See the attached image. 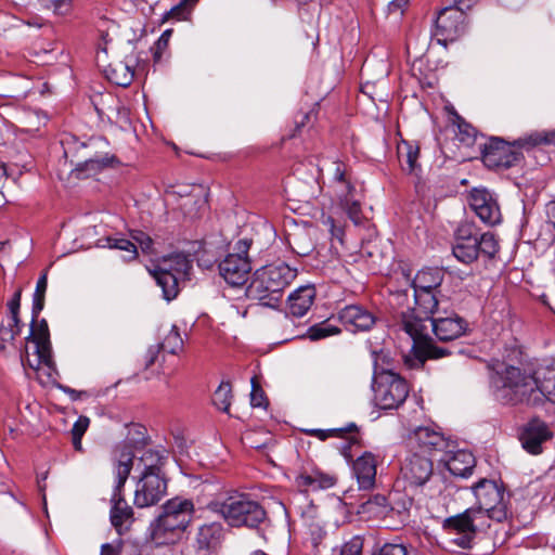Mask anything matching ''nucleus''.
<instances>
[{
    "mask_svg": "<svg viewBox=\"0 0 555 555\" xmlns=\"http://www.w3.org/2000/svg\"><path fill=\"white\" fill-rule=\"evenodd\" d=\"M473 492L477 507L467 508L443 521L450 542L463 548L470 547L477 535L490 528V520L502 522L511 514L509 495L495 481L481 479L473 487Z\"/></svg>",
    "mask_w": 555,
    "mask_h": 555,
    "instance_id": "f257e3e1",
    "label": "nucleus"
},
{
    "mask_svg": "<svg viewBox=\"0 0 555 555\" xmlns=\"http://www.w3.org/2000/svg\"><path fill=\"white\" fill-rule=\"evenodd\" d=\"M437 293L414 291V308L401 313L400 328L413 341L411 351L403 356L409 369H420L427 359H440L450 353L448 349L436 346L429 336V320L439 304Z\"/></svg>",
    "mask_w": 555,
    "mask_h": 555,
    "instance_id": "f03ea898",
    "label": "nucleus"
},
{
    "mask_svg": "<svg viewBox=\"0 0 555 555\" xmlns=\"http://www.w3.org/2000/svg\"><path fill=\"white\" fill-rule=\"evenodd\" d=\"M126 441L116 447L112 455V473L114 478L111 495L109 521L118 535L127 533L134 522L133 508L125 500L122 490L133 466V449L145 440V429L139 424L126 425Z\"/></svg>",
    "mask_w": 555,
    "mask_h": 555,
    "instance_id": "7ed1b4c3",
    "label": "nucleus"
},
{
    "mask_svg": "<svg viewBox=\"0 0 555 555\" xmlns=\"http://www.w3.org/2000/svg\"><path fill=\"white\" fill-rule=\"evenodd\" d=\"M535 377L537 373L531 375L519 366L496 362L490 375L491 388L495 399L503 404L532 405L541 397Z\"/></svg>",
    "mask_w": 555,
    "mask_h": 555,
    "instance_id": "20e7f679",
    "label": "nucleus"
},
{
    "mask_svg": "<svg viewBox=\"0 0 555 555\" xmlns=\"http://www.w3.org/2000/svg\"><path fill=\"white\" fill-rule=\"evenodd\" d=\"M296 276L297 270L282 261L262 266L253 273L246 296L263 307L278 309L286 287Z\"/></svg>",
    "mask_w": 555,
    "mask_h": 555,
    "instance_id": "39448f33",
    "label": "nucleus"
},
{
    "mask_svg": "<svg viewBox=\"0 0 555 555\" xmlns=\"http://www.w3.org/2000/svg\"><path fill=\"white\" fill-rule=\"evenodd\" d=\"M192 269V260L188 255L175 253L159 259L150 273L162 288L163 298L170 301L178 296L180 284L190 280Z\"/></svg>",
    "mask_w": 555,
    "mask_h": 555,
    "instance_id": "423d86ee",
    "label": "nucleus"
},
{
    "mask_svg": "<svg viewBox=\"0 0 555 555\" xmlns=\"http://www.w3.org/2000/svg\"><path fill=\"white\" fill-rule=\"evenodd\" d=\"M208 508L220 514L232 527L255 528L266 517V512L260 504L245 494L229 496L224 501H211Z\"/></svg>",
    "mask_w": 555,
    "mask_h": 555,
    "instance_id": "0eeeda50",
    "label": "nucleus"
},
{
    "mask_svg": "<svg viewBox=\"0 0 555 555\" xmlns=\"http://www.w3.org/2000/svg\"><path fill=\"white\" fill-rule=\"evenodd\" d=\"M251 242L248 238L238 240L233 253H230L219 263V273L231 286H243L251 271L248 250Z\"/></svg>",
    "mask_w": 555,
    "mask_h": 555,
    "instance_id": "6e6552de",
    "label": "nucleus"
},
{
    "mask_svg": "<svg viewBox=\"0 0 555 555\" xmlns=\"http://www.w3.org/2000/svg\"><path fill=\"white\" fill-rule=\"evenodd\" d=\"M374 401L384 410L396 409L408 397L409 388L403 378L393 372L378 374L373 382Z\"/></svg>",
    "mask_w": 555,
    "mask_h": 555,
    "instance_id": "1a4fd4ad",
    "label": "nucleus"
},
{
    "mask_svg": "<svg viewBox=\"0 0 555 555\" xmlns=\"http://www.w3.org/2000/svg\"><path fill=\"white\" fill-rule=\"evenodd\" d=\"M333 189L341 209L354 224L361 222L360 195L341 163H334Z\"/></svg>",
    "mask_w": 555,
    "mask_h": 555,
    "instance_id": "9d476101",
    "label": "nucleus"
},
{
    "mask_svg": "<svg viewBox=\"0 0 555 555\" xmlns=\"http://www.w3.org/2000/svg\"><path fill=\"white\" fill-rule=\"evenodd\" d=\"M167 493L164 474L142 473L134 490V505L139 508L156 505Z\"/></svg>",
    "mask_w": 555,
    "mask_h": 555,
    "instance_id": "9b49d317",
    "label": "nucleus"
},
{
    "mask_svg": "<svg viewBox=\"0 0 555 555\" xmlns=\"http://www.w3.org/2000/svg\"><path fill=\"white\" fill-rule=\"evenodd\" d=\"M462 7H447L439 11L435 21L434 36L438 43L447 46L465 31V13Z\"/></svg>",
    "mask_w": 555,
    "mask_h": 555,
    "instance_id": "f8f14e48",
    "label": "nucleus"
},
{
    "mask_svg": "<svg viewBox=\"0 0 555 555\" xmlns=\"http://www.w3.org/2000/svg\"><path fill=\"white\" fill-rule=\"evenodd\" d=\"M408 444L412 451L436 459L441 456L450 442L444 436L429 426H422L414 429L408 437Z\"/></svg>",
    "mask_w": 555,
    "mask_h": 555,
    "instance_id": "ddd939ff",
    "label": "nucleus"
},
{
    "mask_svg": "<svg viewBox=\"0 0 555 555\" xmlns=\"http://www.w3.org/2000/svg\"><path fill=\"white\" fill-rule=\"evenodd\" d=\"M132 240L134 242L124 237L106 236V248H108L112 251V255L109 256L111 260L117 259V251L121 253L120 258L124 261L128 262L134 260L138 256V246L144 254L150 255L154 253L153 240L146 233L135 231L134 233H132Z\"/></svg>",
    "mask_w": 555,
    "mask_h": 555,
    "instance_id": "4468645a",
    "label": "nucleus"
},
{
    "mask_svg": "<svg viewBox=\"0 0 555 555\" xmlns=\"http://www.w3.org/2000/svg\"><path fill=\"white\" fill-rule=\"evenodd\" d=\"M433 457L412 451L401 465V475L411 488L425 485L433 475Z\"/></svg>",
    "mask_w": 555,
    "mask_h": 555,
    "instance_id": "2eb2a0df",
    "label": "nucleus"
},
{
    "mask_svg": "<svg viewBox=\"0 0 555 555\" xmlns=\"http://www.w3.org/2000/svg\"><path fill=\"white\" fill-rule=\"evenodd\" d=\"M468 203L483 223L489 225L500 223L502 216L498 199L487 189H473L469 193Z\"/></svg>",
    "mask_w": 555,
    "mask_h": 555,
    "instance_id": "dca6fc26",
    "label": "nucleus"
},
{
    "mask_svg": "<svg viewBox=\"0 0 555 555\" xmlns=\"http://www.w3.org/2000/svg\"><path fill=\"white\" fill-rule=\"evenodd\" d=\"M193 512L194 504L191 500L176 496L163 505L162 513L157 518L184 533L191 522Z\"/></svg>",
    "mask_w": 555,
    "mask_h": 555,
    "instance_id": "f3484780",
    "label": "nucleus"
},
{
    "mask_svg": "<svg viewBox=\"0 0 555 555\" xmlns=\"http://www.w3.org/2000/svg\"><path fill=\"white\" fill-rule=\"evenodd\" d=\"M454 257L466 264L477 260L479 256L476 230L470 223H462L455 232V241L452 247Z\"/></svg>",
    "mask_w": 555,
    "mask_h": 555,
    "instance_id": "a211bd4d",
    "label": "nucleus"
},
{
    "mask_svg": "<svg viewBox=\"0 0 555 555\" xmlns=\"http://www.w3.org/2000/svg\"><path fill=\"white\" fill-rule=\"evenodd\" d=\"M519 156L514 146L495 138L486 144L482 160L489 168H509L518 162Z\"/></svg>",
    "mask_w": 555,
    "mask_h": 555,
    "instance_id": "6ab92c4d",
    "label": "nucleus"
},
{
    "mask_svg": "<svg viewBox=\"0 0 555 555\" xmlns=\"http://www.w3.org/2000/svg\"><path fill=\"white\" fill-rule=\"evenodd\" d=\"M179 196L178 207L189 217H195L207 205L206 192L199 185L182 186L178 192L167 194V201Z\"/></svg>",
    "mask_w": 555,
    "mask_h": 555,
    "instance_id": "aec40b11",
    "label": "nucleus"
},
{
    "mask_svg": "<svg viewBox=\"0 0 555 555\" xmlns=\"http://www.w3.org/2000/svg\"><path fill=\"white\" fill-rule=\"evenodd\" d=\"M429 330L441 341L454 340L467 330V322L457 314L438 317L429 320Z\"/></svg>",
    "mask_w": 555,
    "mask_h": 555,
    "instance_id": "412c9836",
    "label": "nucleus"
},
{
    "mask_svg": "<svg viewBox=\"0 0 555 555\" xmlns=\"http://www.w3.org/2000/svg\"><path fill=\"white\" fill-rule=\"evenodd\" d=\"M552 434L547 425L540 420L530 421L524 428L520 441L522 448L531 454H539L542 451V443L551 438Z\"/></svg>",
    "mask_w": 555,
    "mask_h": 555,
    "instance_id": "4be33fe9",
    "label": "nucleus"
},
{
    "mask_svg": "<svg viewBox=\"0 0 555 555\" xmlns=\"http://www.w3.org/2000/svg\"><path fill=\"white\" fill-rule=\"evenodd\" d=\"M437 461L442 462L452 475L460 477L470 475L475 466L474 455L466 450L452 451L448 448Z\"/></svg>",
    "mask_w": 555,
    "mask_h": 555,
    "instance_id": "5701e85b",
    "label": "nucleus"
},
{
    "mask_svg": "<svg viewBox=\"0 0 555 555\" xmlns=\"http://www.w3.org/2000/svg\"><path fill=\"white\" fill-rule=\"evenodd\" d=\"M21 362L25 369L29 367L34 371H38L42 366L52 367L51 346L26 340L24 351L21 353Z\"/></svg>",
    "mask_w": 555,
    "mask_h": 555,
    "instance_id": "b1692460",
    "label": "nucleus"
},
{
    "mask_svg": "<svg viewBox=\"0 0 555 555\" xmlns=\"http://www.w3.org/2000/svg\"><path fill=\"white\" fill-rule=\"evenodd\" d=\"M339 320L351 332L369 331L375 323L373 313L357 305L345 307L339 312Z\"/></svg>",
    "mask_w": 555,
    "mask_h": 555,
    "instance_id": "393cba45",
    "label": "nucleus"
},
{
    "mask_svg": "<svg viewBox=\"0 0 555 555\" xmlns=\"http://www.w3.org/2000/svg\"><path fill=\"white\" fill-rule=\"evenodd\" d=\"M353 474L357 478L360 489H371L375 485L376 478V459L370 453L365 452L353 462Z\"/></svg>",
    "mask_w": 555,
    "mask_h": 555,
    "instance_id": "a878e982",
    "label": "nucleus"
},
{
    "mask_svg": "<svg viewBox=\"0 0 555 555\" xmlns=\"http://www.w3.org/2000/svg\"><path fill=\"white\" fill-rule=\"evenodd\" d=\"M315 297V289L311 285L300 286L289 294L287 298L291 314L297 318L304 317L311 308Z\"/></svg>",
    "mask_w": 555,
    "mask_h": 555,
    "instance_id": "bb28decb",
    "label": "nucleus"
},
{
    "mask_svg": "<svg viewBox=\"0 0 555 555\" xmlns=\"http://www.w3.org/2000/svg\"><path fill=\"white\" fill-rule=\"evenodd\" d=\"M183 532L175 528V526L167 525L159 518H156L151 525V540L157 545H171L180 541Z\"/></svg>",
    "mask_w": 555,
    "mask_h": 555,
    "instance_id": "cd10ccee",
    "label": "nucleus"
},
{
    "mask_svg": "<svg viewBox=\"0 0 555 555\" xmlns=\"http://www.w3.org/2000/svg\"><path fill=\"white\" fill-rule=\"evenodd\" d=\"M397 153L402 170L410 175H417L420 146L416 143L402 140L397 146Z\"/></svg>",
    "mask_w": 555,
    "mask_h": 555,
    "instance_id": "c85d7f7f",
    "label": "nucleus"
},
{
    "mask_svg": "<svg viewBox=\"0 0 555 555\" xmlns=\"http://www.w3.org/2000/svg\"><path fill=\"white\" fill-rule=\"evenodd\" d=\"M444 278V272L439 268H425L417 272L412 286L414 291L438 292Z\"/></svg>",
    "mask_w": 555,
    "mask_h": 555,
    "instance_id": "c756f323",
    "label": "nucleus"
},
{
    "mask_svg": "<svg viewBox=\"0 0 555 555\" xmlns=\"http://www.w3.org/2000/svg\"><path fill=\"white\" fill-rule=\"evenodd\" d=\"M335 485L333 476L323 474L321 472H313L312 474H300L296 477V486L304 491H317L321 489H328Z\"/></svg>",
    "mask_w": 555,
    "mask_h": 555,
    "instance_id": "7c9ffc66",
    "label": "nucleus"
},
{
    "mask_svg": "<svg viewBox=\"0 0 555 555\" xmlns=\"http://www.w3.org/2000/svg\"><path fill=\"white\" fill-rule=\"evenodd\" d=\"M537 390L541 392V397L532 405H540L545 400L555 404V369H546L537 372Z\"/></svg>",
    "mask_w": 555,
    "mask_h": 555,
    "instance_id": "2f4dec72",
    "label": "nucleus"
},
{
    "mask_svg": "<svg viewBox=\"0 0 555 555\" xmlns=\"http://www.w3.org/2000/svg\"><path fill=\"white\" fill-rule=\"evenodd\" d=\"M133 78L134 69L131 61L112 63L106 69V79L120 87L129 86Z\"/></svg>",
    "mask_w": 555,
    "mask_h": 555,
    "instance_id": "473e14b6",
    "label": "nucleus"
},
{
    "mask_svg": "<svg viewBox=\"0 0 555 555\" xmlns=\"http://www.w3.org/2000/svg\"><path fill=\"white\" fill-rule=\"evenodd\" d=\"M222 525L219 522L205 524L199 527L196 538L199 547H215L222 537Z\"/></svg>",
    "mask_w": 555,
    "mask_h": 555,
    "instance_id": "72a5a7b5",
    "label": "nucleus"
},
{
    "mask_svg": "<svg viewBox=\"0 0 555 555\" xmlns=\"http://www.w3.org/2000/svg\"><path fill=\"white\" fill-rule=\"evenodd\" d=\"M359 512L370 517L383 518L390 514V503L385 495L376 494L365 501Z\"/></svg>",
    "mask_w": 555,
    "mask_h": 555,
    "instance_id": "f704fd0d",
    "label": "nucleus"
},
{
    "mask_svg": "<svg viewBox=\"0 0 555 555\" xmlns=\"http://www.w3.org/2000/svg\"><path fill=\"white\" fill-rule=\"evenodd\" d=\"M166 460H167V455H166L165 451H158V450H152V449L144 451V453L140 457V461L144 466L142 473L164 474L162 468H163Z\"/></svg>",
    "mask_w": 555,
    "mask_h": 555,
    "instance_id": "c9c22d12",
    "label": "nucleus"
},
{
    "mask_svg": "<svg viewBox=\"0 0 555 555\" xmlns=\"http://www.w3.org/2000/svg\"><path fill=\"white\" fill-rule=\"evenodd\" d=\"M476 238L478 243L479 255H483L487 258H493L499 251V241L494 233L485 232L478 234L476 232Z\"/></svg>",
    "mask_w": 555,
    "mask_h": 555,
    "instance_id": "e433bc0d",
    "label": "nucleus"
},
{
    "mask_svg": "<svg viewBox=\"0 0 555 555\" xmlns=\"http://www.w3.org/2000/svg\"><path fill=\"white\" fill-rule=\"evenodd\" d=\"M48 287V278L47 274L43 273L37 281L36 289L34 293V299H33V309L31 314L34 321L37 320L40 312L42 311L44 307V296Z\"/></svg>",
    "mask_w": 555,
    "mask_h": 555,
    "instance_id": "4c0bfd02",
    "label": "nucleus"
},
{
    "mask_svg": "<svg viewBox=\"0 0 555 555\" xmlns=\"http://www.w3.org/2000/svg\"><path fill=\"white\" fill-rule=\"evenodd\" d=\"M340 333V328L328 323L327 321L314 324L307 331L306 337L310 340L315 341L324 339L330 336H334Z\"/></svg>",
    "mask_w": 555,
    "mask_h": 555,
    "instance_id": "58836bf2",
    "label": "nucleus"
},
{
    "mask_svg": "<svg viewBox=\"0 0 555 555\" xmlns=\"http://www.w3.org/2000/svg\"><path fill=\"white\" fill-rule=\"evenodd\" d=\"M162 346L163 352H168L171 354L177 353L183 347V339L180 335V332L177 326H171L167 335L164 337L162 343L157 344Z\"/></svg>",
    "mask_w": 555,
    "mask_h": 555,
    "instance_id": "ea45409f",
    "label": "nucleus"
},
{
    "mask_svg": "<svg viewBox=\"0 0 555 555\" xmlns=\"http://www.w3.org/2000/svg\"><path fill=\"white\" fill-rule=\"evenodd\" d=\"M390 498V513H396L401 520H405L413 505V500L406 494L399 493H393Z\"/></svg>",
    "mask_w": 555,
    "mask_h": 555,
    "instance_id": "a19ab883",
    "label": "nucleus"
},
{
    "mask_svg": "<svg viewBox=\"0 0 555 555\" xmlns=\"http://www.w3.org/2000/svg\"><path fill=\"white\" fill-rule=\"evenodd\" d=\"M197 0H181L180 3L165 13L164 20L185 21L189 18Z\"/></svg>",
    "mask_w": 555,
    "mask_h": 555,
    "instance_id": "79ce46f5",
    "label": "nucleus"
},
{
    "mask_svg": "<svg viewBox=\"0 0 555 555\" xmlns=\"http://www.w3.org/2000/svg\"><path fill=\"white\" fill-rule=\"evenodd\" d=\"M36 320H33L31 328L29 335L26 337V340H30V343H42V345L51 346L49 340V328L48 323L44 319H42L37 324Z\"/></svg>",
    "mask_w": 555,
    "mask_h": 555,
    "instance_id": "37998d69",
    "label": "nucleus"
},
{
    "mask_svg": "<svg viewBox=\"0 0 555 555\" xmlns=\"http://www.w3.org/2000/svg\"><path fill=\"white\" fill-rule=\"evenodd\" d=\"M454 122L456 124V127H457L456 135H457L459 140L466 145L473 144L475 141V138H476L475 128L472 125L467 124L457 114L454 115Z\"/></svg>",
    "mask_w": 555,
    "mask_h": 555,
    "instance_id": "c03bdc74",
    "label": "nucleus"
},
{
    "mask_svg": "<svg viewBox=\"0 0 555 555\" xmlns=\"http://www.w3.org/2000/svg\"><path fill=\"white\" fill-rule=\"evenodd\" d=\"M288 243L294 253L307 256L313 250L311 241L305 234H291Z\"/></svg>",
    "mask_w": 555,
    "mask_h": 555,
    "instance_id": "a18cd8bd",
    "label": "nucleus"
},
{
    "mask_svg": "<svg viewBox=\"0 0 555 555\" xmlns=\"http://www.w3.org/2000/svg\"><path fill=\"white\" fill-rule=\"evenodd\" d=\"M162 346H158L157 344L151 345L145 352L141 357V364L145 371H150L155 364H158V367H162L160 362V353H162ZM162 359H164V356H162Z\"/></svg>",
    "mask_w": 555,
    "mask_h": 555,
    "instance_id": "49530a36",
    "label": "nucleus"
},
{
    "mask_svg": "<svg viewBox=\"0 0 555 555\" xmlns=\"http://www.w3.org/2000/svg\"><path fill=\"white\" fill-rule=\"evenodd\" d=\"M231 386L229 383H222L214 393V404L221 411L228 412L230 408Z\"/></svg>",
    "mask_w": 555,
    "mask_h": 555,
    "instance_id": "de8ad7c7",
    "label": "nucleus"
},
{
    "mask_svg": "<svg viewBox=\"0 0 555 555\" xmlns=\"http://www.w3.org/2000/svg\"><path fill=\"white\" fill-rule=\"evenodd\" d=\"M104 169V163L102 160L90 159L87 160L81 167L75 170L77 177L83 176L85 178L96 177Z\"/></svg>",
    "mask_w": 555,
    "mask_h": 555,
    "instance_id": "09e8293b",
    "label": "nucleus"
},
{
    "mask_svg": "<svg viewBox=\"0 0 555 555\" xmlns=\"http://www.w3.org/2000/svg\"><path fill=\"white\" fill-rule=\"evenodd\" d=\"M20 333L21 322L16 325H11L10 319H8L7 325H2L0 327V349L3 350L5 348V344L13 341Z\"/></svg>",
    "mask_w": 555,
    "mask_h": 555,
    "instance_id": "8fccbe9b",
    "label": "nucleus"
},
{
    "mask_svg": "<svg viewBox=\"0 0 555 555\" xmlns=\"http://www.w3.org/2000/svg\"><path fill=\"white\" fill-rule=\"evenodd\" d=\"M172 35L171 29H166L157 41L154 43V47L151 48L153 53L154 62H159L163 55V52L167 49L170 37Z\"/></svg>",
    "mask_w": 555,
    "mask_h": 555,
    "instance_id": "3c124183",
    "label": "nucleus"
},
{
    "mask_svg": "<svg viewBox=\"0 0 555 555\" xmlns=\"http://www.w3.org/2000/svg\"><path fill=\"white\" fill-rule=\"evenodd\" d=\"M41 5L57 15H65L72 8V0H40Z\"/></svg>",
    "mask_w": 555,
    "mask_h": 555,
    "instance_id": "603ef678",
    "label": "nucleus"
},
{
    "mask_svg": "<svg viewBox=\"0 0 555 555\" xmlns=\"http://www.w3.org/2000/svg\"><path fill=\"white\" fill-rule=\"evenodd\" d=\"M363 539L359 535L351 538L340 548V555H362Z\"/></svg>",
    "mask_w": 555,
    "mask_h": 555,
    "instance_id": "864d4df0",
    "label": "nucleus"
},
{
    "mask_svg": "<svg viewBox=\"0 0 555 555\" xmlns=\"http://www.w3.org/2000/svg\"><path fill=\"white\" fill-rule=\"evenodd\" d=\"M529 145L539 144H554L555 145V130L537 132L531 134L526 141Z\"/></svg>",
    "mask_w": 555,
    "mask_h": 555,
    "instance_id": "5fc2aeb1",
    "label": "nucleus"
},
{
    "mask_svg": "<svg viewBox=\"0 0 555 555\" xmlns=\"http://www.w3.org/2000/svg\"><path fill=\"white\" fill-rule=\"evenodd\" d=\"M21 295H22V291L21 289H17L13 297L11 298V300L8 302V308H9V311H10V324L11 325H16L17 323H20V318H18V312H20V306H21Z\"/></svg>",
    "mask_w": 555,
    "mask_h": 555,
    "instance_id": "6e6d98bb",
    "label": "nucleus"
},
{
    "mask_svg": "<svg viewBox=\"0 0 555 555\" xmlns=\"http://www.w3.org/2000/svg\"><path fill=\"white\" fill-rule=\"evenodd\" d=\"M267 403V399L264 397L263 390L259 387L256 382V378H251V392H250V404L254 408L264 406Z\"/></svg>",
    "mask_w": 555,
    "mask_h": 555,
    "instance_id": "4d7b16f0",
    "label": "nucleus"
},
{
    "mask_svg": "<svg viewBox=\"0 0 555 555\" xmlns=\"http://www.w3.org/2000/svg\"><path fill=\"white\" fill-rule=\"evenodd\" d=\"M374 555H409L406 547L401 543H386Z\"/></svg>",
    "mask_w": 555,
    "mask_h": 555,
    "instance_id": "13d9d810",
    "label": "nucleus"
},
{
    "mask_svg": "<svg viewBox=\"0 0 555 555\" xmlns=\"http://www.w3.org/2000/svg\"><path fill=\"white\" fill-rule=\"evenodd\" d=\"M322 224L331 232L332 236L343 242L344 230L336 227L334 219L331 216L322 218Z\"/></svg>",
    "mask_w": 555,
    "mask_h": 555,
    "instance_id": "bf43d9fd",
    "label": "nucleus"
},
{
    "mask_svg": "<svg viewBox=\"0 0 555 555\" xmlns=\"http://www.w3.org/2000/svg\"><path fill=\"white\" fill-rule=\"evenodd\" d=\"M89 426V418L80 416L72 428V435L82 437Z\"/></svg>",
    "mask_w": 555,
    "mask_h": 555,
    "instance_id": "052dcab7",
    "label": "nucleus"
},
{
    "mask_svg": "<svg viewBox=\"0 0 555 555\" xmlns=\"http://www.w3.org/2000/svg\"><path fill=\"white\" fill-rule=\"evenodd\" d=\"M100 234V231H98V227L96 225H93V227H88L85 229L83 231V237L89 241L88 242V247L91 246V244H94L98 246V243L100 242V240H95L94 242H92V240Z\"/></svg>",
    "mask_w": 555,
    "mask_h": 555,
    "instance_id": "680f3d73",
    "label": "nucleus"
},
{
    "mask_svg": "<svg viewBox=\"0 0 555 555\" xmlns=\"http://www.w3.org/2000/svg\"><path fill=\"white\" fill-rule=\"evenodd\" d=\"M343 429H331V430H323V429H311L309 433L312 436L318 437L321 440H325L331 436H334L336 433L341 431Z\"/></svg>",
    "mask_w": 555,
    "mask_h": 555,
    "instance_id": "e2e57ef3",
    "label": "nucleus"
},
{
    "mask_svg": "<svg viewBox=\"0 0 555 555\" xmlns=\"http://www.w3.org/2000/svg\"><path fill=\"white\" fill-rule=\"evenodd\" d=\"M408 2L409 0H391L388 4V10L393 13H401L403 8L408 4Z\"/></svg>",
    "mask_w": 555,
    "mask_h": 555,
    "instance_id": "0e129e2a",
    "label": "nucleus"
},
{
    "mask_svg": "<svg viewBox=\"0 0 555 555\" xmlns=\"http://www.w3.org/2000/svg\"><path fill=\"white\" fill-rule=\"evenodd\" d=\"M476 1L477 0H454L453 7H463L461 8V11L464 12L465 10L470 9Z\"/></svg>",
    "mask_w": 555,
    "mask_h": 555,
    "instance_id": "69168bd1",
    "label": "nucleus"
},
{
    "mask_svg": "<svg viewBox=\"0 0 555 555\" xmlns=\"http://www.w3.org/2000/svg\"><path fill=\"white\" fill-rule=\"evenodd\" d=\"M546 214H547V217H548L550 221L555 227V201H553V202L547 204V206H546Z\"/></svg>",
    "mask_w": 555,
    "mask_h": 555,
    "instance_id": "338daca9",
    "label": "nucleus"
},
{
    "mask_svg": "<svg viewBox=\"0 0 555 555\" xmlns=\"http://www.w3.org/2000/svg\"><path fill=\"white\" fill-rule=\"evenodd\" d=\"M119 164H120V162L115 156H111V157L106 156V163H105L106 169L108 167H115L116 165H119Z\"/></svg>",
    "mask_w": 555,
    "mask_h": 555,
    "instance_id": "774afa93",
    "label": "nucleus"
}]
</instances>
